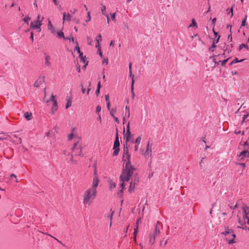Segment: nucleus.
I'll list each match as a JSON object with an SVG mask.
<instances>
[{
	"mask_svg": "<svg viewBox=\"0 0 249 249\" xmlns=\"http://www.w3.org/2000/svg\"><path fill=\"white\" fill-rule=\"evenodd\" d=\"M122 160L125 162L120 178L122 181H128L132 177L135 168L132 165L130 161V154L129 153L127 144H124Z\"/></svg>",
	"mask_w": 249,
	"mask_h": 249,
	"instance_id": "f257e3e1",
	"label": "nucleus"
},
{
	"mask_svg": "<svg viewBox=\"0 0 249 249\" xmlns=\"http://www.w3.org/2000/svg\"><path fill=\"white\" fill-rule=\"evenodd\" d=\"M162 228V224L160 221H157L155 226V230L153 233H150L148 236V244L152 246L155 243L156 238L158 236L160 233V230Z\"/></svg>",
	"mask_w": 249,
	"mask_h": 249,
	"instance_id": "f03ea898",
	"label": "nucleus"
},
{
	"mask_svg": "<svg viewBox=\"0 0 249 249\" xmlns=\"http://www.w3.org/2000/svg\"><path fill=\"white\" fill-rule=\"evenodd\" d=\"M96 195L97 191H93L90 189L87 190L83 194L84 204L89 206L95 198Z\"/></svg>",
	"mask_w": 249,
	"mask_h": 249,
	"instance_id": "7ed1b4c3",
	"label": "nucleus"
},
{
	"mask_svg": "<svg viewBox=\"0 0 249 249\" xmlns=\"http://www.w3.org/2000/svg\"><path fill=\"white\" fill-rule=\"evenodd\" d=\"M225 229V231L223 232L222 234L227 236L226 239L229 244L234 243V239L236 235L234 233L233 231L231 229H230L228 227H226Z\"/></svg>",
	"mask_w": 249,
	"mask_h": 249,
	"instance_id": "20e7f679",
	"label": "nucleus"
},
{
	"mask_svg": "<svg viewBox=\"0 0 249 249\" xmlns=\"http://www.w3.org/2000/svg\"><path fill=\"white\" fill-rule=\"evenodd\" d=\"M72 153L75 156L83 157L84 155L82 153V145L79 143V141L74 142L73 147L71 148Z\"/></svg>",
	"mask_w": 249,
	"mask_h": 249,
	"instance_id": "39448f33",
	"label": "nucleus"
},
{
	"mask_svg": "<svg viewBox=\"0 0 249 249\" xmlns=\"http://www.w3.org/2000/svg\"><path fill=\"white\" fill-rule=\"evenodd\" d=\"M116 137H115V140L114 141V145H113V149H114V151L113 153V156H117L120 151V148H119L120 142L119 141L118 129L116 128Z\"/></svg>",
	"mask_w": 249,
	"mask_h": 249,
	"instance_id": "423d86ee",
	"label": "nucleus"
},
{
	"mask_svg": "<svg viewBox=\"0 0 249 249\" xmlns=\"http://www.w3.org/2000/svg\"><path fill=\"white\" fill-rule=\"evenodd\" d=\"M41 25V21L40 20H36L34 22H31V28L33 29H36L38 30V32H40L41 31L40 26Z\"/></svg>",
	"mask_w": 249,
	"mask_h": 249,
	"instance_id": "0eeeda50",
	"label": "nucleus"
},
{
	"mask_svg": "<svg viewBox=\"0 0 249 249\" xmlns=\"http://www.w3.org/2000/svg\"><path fill=\"white\" fill-rule=\"evenodd\" d=\"M133 136V135H131L130 127H129V123H128L127 126H126V140H125V143L127 144V142H129L131 140V137Z\"/></svg>",
	"mask_w": 249,
	"mask_h": 249,
	"instance_id": "6e6552de",
	"label": "nucleus"
},
{
	"mask_svg": "<svg viewBox=\"0 0 249 249\" xmlns=\"http://www.w3.org/2000/svg\"><path fill=\"white\" fill-rule=\"evenodd\" d=\"M99 182V179L98 178L93 177V182L92 183V187L89 188L91 190L93 191H97L96 188L98 185Z\"/></svg>",
	"mask_w": 249,
	"mask_h": 249,
	"instance_id": "1a4fd4ad",
	"label": "nucleus"
},
{
	"mask_svg": "<svg viewBox=\"0 0 249 249\" xmlns=\"http://www.w3.org/2000/svg\"><path fill=\"white\" fill-rule=\"evenodd\" d=\"M45 76L39 77L38 79L35 82L34 86L35 87H39L43 83L45 82Z\"/></svg>",
	"mask_w": 249,
	"mask_h": 249,
	"instance_id": "9d476101",
	"label": "nucleus"
},
{
	"mask_svg": "<svg viewBox=\"0 0 249 249\" xmlns=\"http://www.w3.org/2000/svg\"><path fill=\"white\" fill-rule=\"evenodd\" d=\"M106 6L103 5V6L101 8L102 13L103 15H104V16H105L107 17V23L109 24V18L108 15L107 13V12L106 11Z\"/></svg>",
	"mask_w": 249,
	"mask_h": 249,
	"instance_id": "9b49d317",
	"label": "nucleus"
},
{
	"mask_svg": "<svg viewBox=\"0 0 249 249\" xmlns=\"http://www.w3.org/2000/svg\"><path fill=\"white\" fill-rule=\"evenodd\" d=\"M151 152H152V150L151 148H149V142H148L147 145L146 149L144 152V155H147L148 156H151Z\"/></svg>",
	"mask_w": 249,
	"mask_h": 249,
	"instance_id": "f8f14e48",
	"label": "nucleus"
},
{
	"mask_svg": "<svg viewBox=\"0 0 249 249\" xmlns=\"http://www.w3.org/2000/svg\"><path fill=\"white\" fill-rule=\"evenodd\" d=\"M71 15L69 13L66 14V13H64L63 14V21L65 20L70 21L71 20Z\"/></svg>",
	"mask_w": 249,
	"mask_h": 249,
	"instance_id": "ddd939ff",
	"label": "nucleus"
},
{
	"mask_svg": "<svg viewBox=\"0 0 249 249\" xmlns=\"http://www.w3.org/2000/svg\"><path fill=\"white\" fill-rule=\"evenodd\" d=\"M57 110V101L54 102L52 108V112L53 114H54L55 112Z\"/></svg>",
	"mask_w": 249,
	"mask_h": 249,
	"instance_id": "4468645a",
	"label": "nucleus"
},
{
	"mask_svg": "<svg viewBox=\"0 0 249 249\" xmlns=\"http://www.w3.org/2000/svg\"><path fill=\"white\" fill-rule=\"evenodd\" d=\"M249 154V152L248 151V150L247 149H245L244 151H243L242 152H241V153H240V154L238 155V156L239 157L243 156V157H247V156Z\"/></svg>",
	"mask_w": 249,
	"mask_h": 249,
	"instance_id": "2eb2a0df",
	"label": "nucleus"
},
{
	"mask_svg": "<svg viewBox=\"0 0 249 249\" xmlns=\"http://www.w3.org/2000/svg\"><path fill=\"white\" fill-rule=\"evenodd\" d=\"M110 212H111L109 214H108V215L107 216V218L110 220V224H109L110 227H111L112 225V217H113V215L114 213V212L113 211H112V209L110 210Z\"/></svg>",
	"mask_w": 249,
	"mask_h": 249,
	"instance_id": "dca6fc26",
	"label": "nucleus"
},
{
	"mask_svg": "<svg viewBox=\"0 0 249 249\" xmlns=\"http://www.w3.org/2000/svg\"><path fill=\"white\" fill-rule=\"evenodd\" d=\"M138 228H139V226L138 225H136L135 228H134V233H133V238H134V240L135 241L136 240V236L138 232Z\"/></svg>",
	"mask_w": 249,
	"mask_h": 249,
	"instance_id": "f3484780",
	"label": "nucleus"
},
{
	"mask_svg": "<svg viewBox=\"0 0 249 249\" xmlns=\"http://www.w3.org/2000/svg\"><path fill=\"white\" fill-rule=\"evenodd\" d=\"M24 117L25 118L28 120H31L32 119V114L31 113H29L28 112H26L25 113H24Z\"/></svg>",
	"mask_w": 249,
	"mask_h": 249,
	"instance_id": "a211bd4d",
	"label": "nucleus"
},
{
	"mask_svg": "<svg viewBox=\"0 0 249 249\" xmlns=\"http://www.w3.org/2000/svg\"><path fill=\"white\" fill-rule=\"evenodd\" d=\"M108 182L109 184V189L110 190H112L113 188H114L116 187V184L114 181H113L111 180H108Z\"/></svg>",
	"mask_w": 249,
	"mask_h": 249,
	"instance_id": "6ab92c4d",
	"label": "nucleus"
},
{
	"mask_svg": "<svg viewBox=\"0 0 249 249\" xmlns=\"http://www.w3.org/2000/svg\"><path fill=\"white\" fill-rule=\"evenodd\" d=\"M131 66H132L131 63H129V76L132 78V82L133 80H134V75L132 73Z\"/></svg>",
	"mask_w": 249,
	"mask_h": 249,
	"instance_id": "aec40b11",
	"label": "nucleus"
},
{
	"mask_svg": "<svg viewBox=\"0 0 249 249\" xmlns=\"http://www.w3.org/2000/svg\"><path fill=\"white\" fill-rule=\"evenodd\" d=\"M136 182H134L133 183L132 181H131L130 183L129 188V192H131L134 190L135 185L136 184Z\"/></svg>",
	"mask_w": 249,
	"mask_h": 249,
	"instance_id": "412c9836",
	"label": "nucleus"
},
{
	"mask_svg": "<svg viewBox=\"0 0 249 249\" xmlns=\"http://www.w3.org/2000/svg\"><path fill=\"white\" fill-rule=\"evenodd\" d=\"M50 60V56L49 55H46L45 64L46 66H49L51 64L49 60Z\"/></svg>",
	"mask_w": 249,
	"mask_h": 249,
	"instance_id": "4be33fe9",
	"label": "nucleus"
},
{
	"mask_svg": "<svg viewBox=\"0 0 249 249\" xmlns=\"http://www.w3.org/2000/svg\"><path fill=\"white\" fill-rule=\"evenodd\" d=\"M101 82L100 81H99L98 85H97V88L95 91V93L96 95L98 96L100 93V89H101Z\"/></svg>",
	"mask_w": 249,
	"mask_h": 249,
	"instance_id": "5701e85b",
	"label": "nucleus"
},
{
	"mask_svg": "<svg viewBox=\"0 0 249 249\" xmlns=\"http://www.w3.org/2000/svg\"><path fill=\"white\" fill-rule=\"evenodd\" d=\"M134 80H133L132 83H131V94H132V99H134L135 97V93L134 92Z\"/></svg>",
	"mask_w": 249,
	"mask_h": 249,
	"instance_id": "b1692460",
	"label": "nucleus"
},
{
	"mask_svg": "<svg viewBox=\"0 0 249 249\" xmlns=\"http://www.w3.org/2000/svg\"><path fill=\"white\" fill-rule=\"evenodd\" d=\"M57 37L58 38H63L64 39V33L62 32V31H59L57 32Z\"/></svg>",
	"mask_w": 249,
	"mask_h": 249,
	"instance_id": "393cba45",
	"label": "nucleus"
},
{
	"mask_svg": "<svg viewBox=\"0 0 249 249\" xmlns=\"http://www.w3.org/2000/svg\"><path fill=\"white\" fill-rule=\"evenodd\" d=\"M48 29H49V30H52V33H54V30H53V25L52 24L51 22V21H50V20H49V23H48Z\"/></svg>",
	"mask_w": 249,
	"mask_h": 249,
	"instance_id": "a878e982",
	"label": "nucleus"
},
{
	"mask_svg": "<svg viewBox=\"0 0 249 249\" xmlns=\"http://www.w3.org/2000/svg\"><path fill=\"white\" fill-rule=\"evenodd\" d=\"M244 59H241L240 60H238V58H235L231 62V63L230 64V65L231 66L233 64H234V63H237V62H242L244 60Z\"/></svg>",
	"mask_w": 249,
	"mask_h": 249,
	"instance_id": "bb28decb",
	"label": "nucleus"
},
{
	"mask_svg": "<svg viewBox=\"0 0 249 249\" xmlns=\"http://www.w3.org/2000/svg\"><path fill=\"white\" fill-rule=\"evenodd\" d=\"M245 48L248 50H249V48L248 47V46L247 44H241L239 47V50H241L242 48Z\"/></svg>",
	"mask_w": 249,
	"mask_h": 249,
	"instance_id": "cd10ccee",
	"label": "nucleus"
},
{
	"mask_svg": "<svg viewBox=\"0 0 249 249\" xmlns=\"http://www.w3.org/2000/svg\"><path fill=\"white\" fill-rule=\"evenodd\" d=\"M195 27L196 28L197 27L196 22L195 19H193L192 20V23L189 25V27Z\"/></svg>",
	"mask_w": 249,
	"mask_h": 249,
	"instance_id": "c85d7f7f",
	"label": "nucleus"
},
{
	"mask_svg": "<svg viewBox=\"0 0 249 249\" xmlns=\"http://www.w3.org/2000/svg\"><path fill=\"white\" fill-rule=\"evenodd\" d=\"M228 58L227 59H225V60H222V61H219L218 62H217V65L219 64V63L221 64V66H223L224 65H225V64L226 63V62H227V61L228 60Z\"/></svg>",
	"mask_w": 249,
	"mask_h": 249,
	"instance_id": "c756f323",
	"label": "nucleus"
},
{
	"mask_svg": "<svg viewBox=\"0 0 249 249\" xmlns=\"http://www.w3.org/2000/svg\"><path fill=\"white\" fill-rule=\"evenodd\" d=\"M65 40H69L70 41H72V42H74V39L72 36H71L70 37H64Z\"/></svg>",
	"mask_w": 249,
	"mask_h": 249,
	"instance_id": "7c9ffc66",
	"label": "nucleus"
},
{
	"mask_svg": "<svg viewBox=\"0 0 249 249\" xmlns=\"http://www.w3.org/2000/svg\"><path fill=\"white\" fill-rule=\"evenodd\" d=\"M142 140L141 136H139L135 141L134 142L136 143L140 144Z\"/></svg>",
	"mask_w": 249,
	"mask_h": 249,
	"instance_id": "2f4dec72",
	"label": "nucleus"
},
{
	"mask_svg": "<svg viewBox=\"0 0 249 249\" xmlns=\"http://www.w3.org/2000/svg\"><path fill=\"white\" fill-rule=\"evenodd\" d=\"M71 101L70 99L67 100V104H66V108L67 109L69 107H71Z\"/></svg>",
	"mask_w": 249,
	"mask_h": 249,
	"instance_id": "473e14b6",
	"label": "nucleus"
},
{
	"mask_svg": "<svg viewBox=\"0 0 249 249\" xmlns=\"http://www.w3.org/2000/svg\"><path fill=\"white\" fill-rule=\"evenodd\" d=\"M243 210L244 211V213H246L247 212H248L249 210V207L246 205H244L242 207Z\"/></svg>",
	"mask_w": 249,
	"mask_h": 249,
	"instance_id": "72a5a7b5",
	"label": "nucleus"
},
{
	"mask_svg": "<svg viewBox=\"0 0 249 249\" xmlns=\"http://www.w3.org/2000/svg\"><path fill=\"white\" fill-rule=\"evenodd\" d=\"M247 18V16L246 15L245 18L242 20L241 28L242 26H245L246 25V22Z\"/></svg>",
	"mask_w": 249,
	"mask_h": 249,
	"instance_id": "f704fd0d",
	"label": "nucleus"
},
{
	"mask_svg": "<svg viewBox=\"0 0 249 249\" xmlns=\"http://www.w3.org/2000/svg\"><path fill=\"white\" fill-rule=\"evenodd\" d=\"M43 233H44V234H46V235H49V236H51V237H53V238L55 240H56L57 242H58L60 244H62V245H64L63 244V243H62V242H61L60 241H59V240H58V239H57V238H56L55 237H54L52 235H50V234H49V233H44V232H43Z\"/></svg>",
	"mask_w": 249,
	"mask_h": 249,
	"instance_id": "c9c22d12",
	"label": "nucleus"
},
{
	"mask_svg": "<svg viewBox=\"0 0 249 249\" xmlns=\"http://www.w3.org/2000/svg\"><path fill=\"white\" fill-rule=\"evenodd\" d=\"M116 111V108H112L111 110L110 111V114L112 117L114 116V113H115Z\"/></svg>",
	"mask_w": 249,
	"mask_h": 249,
	"instance_id": "e433bc0d",
	"label": "nucleus"
},
{
	"mask_svg": "<svg viewBox=\"0 0 249 249\" xmlns=\"http://www.w3.org/2000/svg\"><path fill=\"white\" fill-rule=\"evenodd\" d=\"M31 19V18L29 17H27L26 18H25L24 19H23V21L26 22L27 25L29 24V21Z\"/></svg>",
	"mask_w": 249,
	"mask_h": 249,
	"instance_id": "4c0bfd02",
	"label": "nucleus"
},
{
	"mask_svg": "<svg viewBox=\"0 0 249 249\" xmlns=\"http://www.w3.org/2000/svg\"><path fill=\"white\" fill-rule=\"evenodd\" d=\"M74 51H77L78 53H80V52H81L77 42H76V45L74 48Z\"/></svg>",
	"mask_w": 249,
	"mask_h": 249,
	"instance_id": "58836bf2",
	"label": "nucleus"
},
{
	"mask_svg": "<svg viewBox=\"0 0 249 249\" xmlns=\"http://www.w3.org/2000/svg\"><path fill=\"white\" fill-rule=\"evenodd\" d=\"M102 41V36L100 34H99L98 36H97V37L96 38V41L98 42V43H99L100 42H101Z\"/></svg>",
	"mask_w": 249,
	"mask_h": 249,
	"instance_id": "ea45409f",
	"label": "nucleus"
},
{
	"mask_svg": "<svg viewBox=\"0 0 249 249\" xmlns=\"http://www.w3.org/2000/svg\"><path fill=\"white\" fill-rule=\"evenodd\" d=\"M50 100L53 102V103H54V102L57 101L55 99V96L53 95V94H52Z\"/></svg>",
	"mask_w": 249,
	"mask_h": 249,
	"instance_id": "a19ab883",
	"label": "nucleus"
},
{
	"mask_svg": "<svg viewBox=\"0 0 249 249\" xmlns=\"http://www.w3.org/2000/svg\"><path fill=\"white\" fill-rule=\"evenodd\" d=\"M230 33L231 34L228 36V39L230 40V42L232 41V35H231V28L230 29Z\"/></svg>",
	"mask_w": 249,
	"mask_h": 249,
	"instance_id": "79ce46f5",
	"label": "nucleus"
},
{
	"mask_svg": "<svg viewBox=\"0 0 249 249\" xmlns=\"http://www.w3.org/2000/svg\"><path fill=\"white\" fill-rule=\"evenodd\" d=\"M73 155H74L72 153L71 154V158L70 161H71V162H73L74 164H76L77 163V161L76 160H74L73 159Z\"/></svg>",
	"mask_w": 249,
	"mask_h": 249,
	"instance_id": "37998d69",
	"label": "nucleus"
},
{
	"mask_svg": "<svg viewBox=\"0 0 249 249\" xmlns=\"http://www.w3.org/2000/svg\"><path fill=\"white\" fill-rule=\"evenodd\" d=\"M101 110V107L100 106H97L96 109V112L98 113L100 112Z\"/></svg>",
	"mask_w": 249,
	"mask_h": 249,
	"instance_id": "c03bdc74",
	"label": "nucleus"
},
{
	"mask_svg": "<svg viewBox=\"0 0 249 249\" xmlns=\"http://www.w3.org/2000/svg\"><path fill=\"white\" fill-rule=\"evenodd\" d=\"M97 53L99 54L100 55V57L102 58L103 55H102V53L101 52L100 48L98 49V50L97 51Z\"/></svg>",
	"mask_w": 249,
	"mask_h": 249,
	"instance_id": "a18cd8bd",
	"label": "nucleus"
},
{
	"mask_svg": "<svg viewBox=\"0 0 249 249\" xmlns=\"http://www.w3.org/2000/svg\"><path fill=\"white\" fill-rule=\"evenodd\" d=\"M88 19L86 20L87 22H89L90 20L91 19V17H90V13L89 12H88Z\"/></svg>",
	"mask_w": 249,
	"mask_h": 249,
	"instance_id": "49530a36",
	"label": "nucleus"
},
{
	"mask_svg": "<svg viewBox=\"0 0 249 249\" xmlns=\"http://www.w3.org/2000/svg\"><path fill=\"white\" fill-rule=\"evenodd\" d=\"M52 133H53L52 131H49L48 132H46L45 133V136H46V137H51V134H52Z\"/></svg>",
	"mask_w": 249,
	"mask_h": 249,
	"instance_id": "de8ad7c7",
	"label": "nucleus"
},
{
	"mask_svg": "<svg viewBox=\"0 0 249 249\" xmlns=\"http://www.w3.org/2000/svg\"><path fill=\"white\" fill-rule=\"evenodd\" d=\"M73 138V134L71 133L68 135V140H71Z\"/></svg>",
	"mask_w": 249,
	"mask_h": 249,
	"instance_id": "09e8293b",
	"label": "nucleus"
},
{
	"mask_svg": "<svg viewBox=\"0 0 249 249\" xmlns=\"http://www.w3.org/2000/svg\"><path fill=\"white\" fill-rule=\"evenodd\" d=\"M121 181L122 182V183L121 184V189H124V182H126L127 181H122L121 180Z\"/></svg>",
	"mask_w": 249,
	"mask_h": 249,
	"instance_id": "8fccbe9b",
	"label": "nucleus"
},
{
	"mask_svg": "<svg viewBox=\"0 0 249 249\" xmlns=\"http://www.w3.org/2000/svg\"><path fill=\"white\" fill-rule=\"evenodd\" d=\"M87 38H88V45H91L92 40H91V39L88 36Z\"/></svg>",
	"mask_w": 249,
	"mask_h": 249,
	"instance_id": "3c124183",
	"label": "nucleus"
},
{
	"mask_svg": "<svg viewBox=\"0 0 249 249\" xmlns=\"http://www.w3.org/2000/svg\"><path fill=\"white\" fill-rule=\"evenodd\" d=\"M249 214V210L248 211V212H247L246 213H244V218H248Z\"/></svg>",
	"mask_w": 249,
	"mask_h": 249,
	"instance_id": "603ef678",
	"label": "nucleus"
},
{
	"mask_svg": "<svg viewBox=\"0 0 249 249\" xmlns=\"http://www.w3.org/2000/svg\"><path fill=\"white\" fill-rule=\"evenodd\" d=\"M130 116V110L127 111L125 113V117L129 118Z\"/></svg>",
	"mask_w": 249,
	"mask_h": 249,
	"instance_id": "864d4df0",
	"label": "nucleus"
},
{
	"mask_svg": "<svg viewBox=\"0 0 249 249\" xmlns=\"http://www.w3.org/2000/svg\"><path fill=\"white\" fill-rule=\"evenodd\" d=\"M81 61H82L83 63H86L87 62H88L86 60V56H85L84 57H83V59H81Z\"/></svg>",
	"mask_w": 249,
	"mask_h": 249,
	"instance_id": "5fc2aeb1",
	"label": "nucleus"
},
{
	"mask_svg": "<svg viewBox=\"0 0 249 249\" xmlns=\"http://www.w3.org/2000/svg\"><path fill=\"white\" fill-rule=\"evenodd\" d=\"M80 86L81 87L82 92L84 94L86 92V89L84 88L83 85L82 84Z\"/></svg>",
	"mask_w": 249,
	"mask_h": 249,
	"instance_id": "6e6d98bb",
	"label": "nucleus"
},
{
	"mask_svg": "<svg viewBox=\"0 0 249 249\" xmlns=\"http://www.w3.org/2000/svg\"><path fill=\"white\" fill-rule=\"evenodd\" d=\"M105 99H106V101L107 102V103L110 102L109 101V95L108 94L105 95Z\"/></svg>",
	"mask_w": 249,
	"mask_h": 249,
	"instance_id": "4d7b16f0",
	"label": "nucleus"
},
{
	"mask_svg": "<svg viewBox=\"0 0 249 249\" xmlns=\"http://www.w3.org/2000/svg\"><path fill=\"white\" fill-rule=\"evenodd\" d=\"M111 18L112 20L115 21V13H114L111 15Z\"/></svg>",
	"mask_w": 249,
	"mask_h": 249,
	"instance_id": "13d9d810",
	"label": "nucleus"
},
{
	"mask_svg": "<svg viewBox=\"0 0 249 249\" xmlns=\"http://www.w3.org/2000/svg\"><path fill=\"white\" fill-rule=\"evenodd\" d=\"M205 159V157H203L201 158L200 162H199V165L201 167H202V163H203V160Z\"/></svg>",
	"mask_w": 249,
	"mask_h": 249,
	"instance_id": "bf43d9fd",
	"label": "nucleus"
},
{
	"mask_svg": "<svg viewBox=\"0 0 249 249\" xmlns=\"http://www.w3.org/2000/svg\"><path fill=\"white\" fill-rule=\"evenodd\" d=\"M93 177L98 178L97 174V170L96 169H94V173H93Z\"/></svg>",
	"mask_w": 249,
	"mask_h": 249,
	"instance_id": "052dcab7",
	"label": "nucleus"
},
{
	"mask_svg": "<svg viewBox=\"0 0 249 249\" xmlns=\"http://www.w3.org/2000/svg\"><path fill=\"white\" fill-rule=\"evenodd\" d=\"M243 145H244V148L245 149H247L246 146H249V143H248V141L245 142V143H244Z\"/></svg>",
	"mask_w": 249,
	"mask_h": 249,
	"instance_id": "680f3d73",
	"label": "nucleus"
},
{
	"mask_svg": "<svg viewBox=\"0 0 249 249\" xmlns=\"http://www.w3.org/2000/svg\"><path fill=\"white\" fill-rule=\"evenodd\" d=\"M0 140H7L6 137H5L4 136L2 135L1 134H0Z\"/></svg>",
	"mask_w": 249,
	"mask_h": 249,
	"instance_id": "e2e57ef3",
	"label": "nucleus"
},
{
	"mask_svg": "<svg viewBox=\"0 0 249 249\" xmlns=\"http://www.w3.org/2000/svg\"><path fill=\"white\" fill-rule=\"evenodd\" d=\"M79 53V57L80 58V59H83V57H84L83 55V53L81 52H80V53Z\"/></svg>",
	"mask_w": 249,
	"mask_h": 249,
	"instance_id": "0e129e2a",
	"label": "nucleus"
},
{
	"mask_svg": "<svg viewBox=\"0 0 249 249\" xmlns=\"http://www.w3.org/2000/svg\"><path fill=\"white\" fill-rule=\"evenodd\" d=\"M230 13H231V17H232L233 16V8L231 7L230 9V11L229 13H228V14H230Z\"/></svg>",
	"mask_w": 249,
	"mask_h": 249,
	"instance_id": "69168bd1",
	"label": "nucleus"
},
{
	"mask_svg": "<svg viewBox=\"0 0 249 249\" xmlns=\"http://www.w3.org/2000/svg\"><path fill=\"white\" fill-rule=\"evenodd\" d=\"M13 177H14L15 178H16V181L17 182H18V179L17 178V176H16V175H15L14 174H12L11 175V178H13Z\"/></svg>",
	"mask_w": 249,
	"mask_h": 249,
	"instance_id": "338daca9",
	"label": "nucleus"
},
{
	"mask_svg": "<svg viewBox=\"0 0 249 249\" xmlns=\"http://www.w3.org/2000/svg\"><path fill=\"white\" fill-rule=\"evenodd\" d=\"M30 34H31L30 38L32 40V41H34V33H33V32H32Z\"/></svg>",
	"mask_w": 249,
	"mask_h": 249,
	"instance_id": "774afa93",
	"label": "nucleus"
}]
</instances>
